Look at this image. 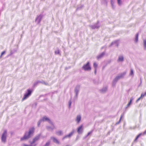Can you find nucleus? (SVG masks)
<instances>
[{
	"instance_id": "nucleus-1",
	"label": "nucleus",
	"mask_w": 146,
	"mask_h": 146,
	"mask_svg": "<svg viewBox=\"0 0 146 146\" xmlns=\"http://www.w3.org/2000/svg\"><path fill=\"white\" fill-rule=\"evenodd\" d=\"M35 128L34 127L30 128L29 131H26L25 133L23 136L21 138V141H23L27 140L32 136L34 133Z\"/></svg>"
},
{
	"instance_id": "nucleus-2",
	"label": "nucleus",
	"mask_w": 146,
	"mask_h": 146,
	"mask_svg": "<svg viewBox=\"0 0 146 146\" xmlns=\"http://www.w3.org/2000/svg\"><path fill=\"white\" fill-rule=\"evenodd\" d=\"M126 74V72H124L119 74L117 76H116L113 80L112 83V86H115L118 80L120 78H123L125 75Z\"/></svg>"
},
{
	"instance_id": "nucleus-3",
	"label": "nucleus",
	"mask_w": 146,
	"mask_h": 146,
	"mask_svg": "<svg viewBox=\"0 0 146 146\" xmlns=\"http://www.w3.org/2000/svg\"><path fill=\"white\" fill-rule=\"evenodd\" d=\"M33 92L32 90L31 89H27L26 92L24 94L22 101H24L29 98L31 94Z\"/></svg>"
},
{
	"instance_id": "nucleus-4",
	"label": "nucleus",
	"mask_w": 146,
	"mask_h": 146,
	"mask_svg": "<svg viewBox=\"0 0 146 146\" xmlns=\"http://www.w3.org/2000/svg\"><path fill=\"white\" fill-rule=\"evenodd\" d=\"M7 131L6 130H5L3 133L1 137V140L2 142L5 143L6 141Z\"/></svg>"
},
{
	"instance_id": "nucleus-5",
	"label": "nucleus",
	"mask_w": 146,
	"mask_h": 146,
	"mask_svg": "<svg viewBox=\"0 0 146 146\" xmlns=\"http://www.w3.org/2000/svg\"><path fill=\"white\" fill-rule=\"evenodd\" d=\"M82 68L85 71H89L91 70V68L89 62H87L86 64H84L82 67Z\"/></svg>"
},
{
	"instance_id": "nucleus-6",
	"label": "nucleus",
	"mask_w": 146,
	"mask_h": 146,
	"mask_svg": "<svg viewBox=\"0 0 146 146\" xmlns=\"http://www.w3.org/2000/svg\"><path fill=\"white\" fill-rule=\"evenodd\" d=\"M41 136V133H40L36 135L33 139L32 141L31 142V144H34L36 141H38L40 139Z\"/></svg>"
},
{
	"instance_id": "nucleus-7",
	"label": "nucleus",
	"mask_w": 146,
	"mask_h": 146,
	"mask_svg": "<svg viewBox=\"0 0 146 146\" xmlns=\"http://www.w3.org/2000/svg\"><path fill=\"white\" fill-rule=\"evenodd\" d=\"M89 27L93 29H98L100 27L99 21H98L96 23H95L92 25H90Z\"/></svg>"
},
{
	"instance_id": "nucleus-8",
	"label": "nucleus",
	"mask_w": 146,
	"mask_h": 146,
	"mask_svg": "<svg viewBox=\"0 0 146 146\" xmlns=\"http://www.w3.org/2000/svg\"><path fill=\"white\" fill-rule=\"evenodd\" d=\"M43 16L42 14H40L38 16H37L35 20V22L37 24L40 23Z\"/></svg>"
},
{
	"instance_id": "nucleus-9",
	"label": "nucleus",
	"mask_w": 146,
	"mask_h": 146,
	"mask_svg": "<svg viewBox=\"0 0 146 146\" xmlns=\"http://www.w3.org/2000/svg\"><path fill=\"white\" fill-rule=\"evenodd\" d=\"M80 88V86L79 85H78L76 86L74 89V92L75 93V95L74 97V99H76L78 96V94Z\"/></svg>"
},
{
	"instance_id": "nucleus-10",
	"label": "nucleus",
	"mask_w": 146,
	"mask_h": 146,
	"mask_svg": "<svg viewBox=\"0 0 146 146\" xmlns=\"http://www.w3.org/2000/svg\"><path fill=\"white\" fill-rule=\"evenodd\" d=\"M42 121H47L51 125H53V123L51 121V120L48 117L44 116L43 117L42 119H41Z\"/></svg>"
},
{
	"instance_id": "nucleus-11",
	"label": "nucleus",
	"mask_w": 146,
	"mask_h": 146,
	"mask_svg": "<svg viewBox=\"0 0 146 146\" xmlns=\"http://www.w3.org/2000/svg\"><path fill=\"white\" fill-rule=\"evenodd\" d=\"M83 131V125H81L77 128V131L79 134L82 133Z\"/></svg>"
},
{
	"instance_id": "nucleus-12",
	"label": "nucleus",
	"mask_w": 146,
	"mask_h": 146,
	"mask_svg": "<svg viewBox=\"0 0 146 146\" xmlns=\"http://www.w3.org/2000/svg\"><path fill=\"white\" fill-rule=\"evenodd\" d=\"M74 133V131H72V132L70 133L68 135H66L65 136H64V137H63L62 139L63 140L67 137H70L73 135Z\"/></svg>"
},
{
	"instance_id": "nucleus-13",
	"label": "nucleus",
	"mask_w": 146,
	"mask_h": 146,
	"mask_svg": "<svg viewBox=\"0 0 146 146\" xmlns=\"http://www.w3.org/2000/svg\"><path fill=\"white\" fill-rule=\"evenodd\" d=\"M105 54V52H102L100 54L98 55L97 57V60H99L100 59L102 58Z\"/></svg>"
},
{
	"instance_id": "nucleus-14",
	"label": "nucleus",
	"mask_w": 146,
	"mask_h": 146,
	"mask_svg": "<svg viewBox=\"0 0 146 146\" xmlns=\"http://www.w3.org/2000/svg\"><path fill=\"white\" fill-rule=\"evenodd\" d=\"M134 98L133 97H131L130 100L129 102L127 105L126 108H127L129 107V106L131 104L132 101L133 100Z\"/></svg>"
},
{
	"instance_id": "nucleus-15",
	"label": "nucleus",
	"mask_w": 146,
	"mask_h": 146,
	"mask_svg": "<svg viewBox=\"0 0 146 146\" xmlns=\"http://www.w3.org/2000/svg\"><path fill=\"white\" fill-rule=\"evenodd\" d=\"M81 117L80 115H77L76 119V121L77 122V123H79L81 121Z\"/></svg>"
},
{
	"instance_id": "nucleus-16",
	"label": "nucleus",
	"mask_w": 146,
	"mask_h": 146,
	"mask_svg": "<svg viewBox=\"0 0 146 146\" xmlns=\"http://www.w3.org/2000/svg\"><path fill=\"white\" fill-rule=\"evenodd\" d=\"M51 139L53 140V141L57 144H59V142L58 141L55 137H51Z\"/></svg>"
},
{
	"instance_id": "nucleus-17",
	"label": "nucleus",
	"mask_w": 146,
	"mask_h": 146,
	"mask_svg": "<svg viewBox=\"0 0 146 146\" xmlns=\"http://www.w3.org/2000/svg\"><path fill=\"white\" fill-rule=\"evenodd\" d=\"M52 125V127H51L50 126H47L46 127V128L47 129L49 130L51 129L52 130H53L55 128V126L54 124L53 123V125Z\"/></svg>"
},
{
	"instance_id": "nucleus-18",
	"label": "nucleus",
	"mask_w": 146,
	"mask_h": 146,
	"mask_svg": "<svg viewBox=\"0 0 146 146\" xmlns=\"http://www.w3.org/2000/svg\"><path fill=\"white\" fill-rule=\"evenodd\" d=\"M139 34L138 33H137L136 35L135 38V39L134 40V41L135 43L137 42L138 41V37L139 36Z\"/></svg>"
},
{
	"instance_id": "nucleus-19",
	"label": "nucleus",
	"mask_w": 146,
	"mask_h": 146,
	"mask_svg": "<svg viewBox=\"0 0 146 146\" xmlns=\"http://www.w3.org/2000/svg\"><path fill=\"white\" fill-rule=\"evenodd\" d=\"M123 114H121L120 116V118L118 122H116V123L115 125H117L120 123L121 122V120L122 119V117H123Z\"/></svg>"
},
{
	"instance_id": "nucleus-20",
	"label": "nucleus",
	"mask_w": 146,
	"mask_h": 146,
	"mask_svg": "<svg viewBox=\"0 0 146 146\" xmlns=\"http://www.w3.org/2000/svg\"><path fill=\"white\" fill-rule=\"evenodd\" d=\"M56 133L58 135H60L62 134V132L61 130H60L56 131Z\"/></svg>"
},
{
	"instance_id": "nucleus-21",
	"label": "nucleus",
	"mask_w": 146,
	"mask_h": 146,
	"mask_svg": "<svg viewBox=\"0 0 146 146\" xmlns=\"http://www.w3.org/2000/svg\"><path fill=\"white\" fill-rule=\"evenodd\" d=\"M123 56H119L118 58V61L120 62H122L123 61Z\"/></svg>"
},
{
	"instance_id": "nucleus-22",
	"label": "nucleus",
	"mask_w": 146,
	"mask_h": 146,
	"mask_svg": "<svg viewBox=\"0 0 146 146\" xmlns=\"http://www.w3.org/2000/svg\"><path fill=\"white\" fill-rule=\"evenodd\" d=\"M144 48L145 50H146V39L143 40Z\"/></svg>"
},
{
	"instance_id": "nucleus-23",
	"label": "nucleus",
	"mask_w": 146,
	"mask_h": 146,
	"mask_svg": "<svg viewBox=\"0 0 146 146\" xmlns=\"http://www.w3.org/2000/svg\"><path fill=\"white\" fill-rule=\"evenodd\" d=\"M107 87H105L103 88L101 90V92L102 93H104L107 90Z\"/></svg>"
},
{
	"instance_id": "nucleus-24",
	"label": "nucleus",
	"mask_w": 146,
	"mask_h": 146,
	"mask_svg": "<svg viewBox=\"0 0 146 146\" xmlns=\"http://www.w3.org/2000/svg\"><path fill=\"white\" fill-rule=\"evenodd\" d=\"M41 82H42L41 81H37L36 82H35L34 83V84H33V87L36 86L39 83H41Z\"/></svg>"
},
{
	"instance_id": "nucleus-25",
	"label": "nucleus",
	"mask_w": 146,
	"mask_h": 146,
	"mask_svg": "<svg viewBox=\"0 0 146 146\" xmlns=\"http://www.w3.org/2000/svg\"><path fill=\"white\" fill-rule=\"evenodd\" d=\"M114 44H115L117 46H118V44H117V41H115L114 42H112L110 44V46H112Z\"/></svg>"
},
{
	"instance_id": "nucleus-26",
	"label": "nucleus",
	"mask_w": 146,
	"mask_h": 146,
	"mask_svg": "<svg viewBox=\"0 0 146 146\" xmlns=\"http://www.w3.org/2000/svg\"><path fill=\"white\" fill-rule=\"evenodd\" d=\"M84 7L83 5H81L80 6H78L77 7V8L76 9V10H80L82 9Z\"/></svg>"
},
{
	"instance_id": "nucleus-27",
	"label": "nucleus",
	"mask_w": 146,
	"mask_h": 146,
	"mask_svg": "<svg viewBox=\"0 0 146 146\" xmlns=\"http://www.w3.org/2000/svg\"><path fill=\"white\" fill-rule=\"evenodd\" d=\"M42 119H40L38 122L37 123V125L38 127H39L41 123L42 122Z\"/></svg>"
},
{
	"instance_id": "nucleus-28",
	"label": "nucleus",
	"mask_w": 146,
	"mask_h": 146,
	"mask_svg": "<svg viewBox=\"0 0 146 146\" xmlns=\"http://www.w3.org/2000/svg\"><path fill=\"white\" fill-rule=\"evenodd\" d=\"M50 144V141H49L46 142V143L43 146H49Z\"/></svg>"
},
{
	"instance_id": "nucleus-29",
	"label": "nucleus",
	"mask_w": 146,
	"mask_h": 146,
	"mask_svg": "<svg viewBox=\"0 0 146 146\" xmlns=\"http://www.w3.org/2000/svg\"><path fill=\"white\" fill-rule=\"evenodd\" d=\"M55 53L56 54H60V50L59 49L55 51Z\"/></svg>"
},
{
	"instance_id": "nucleus-30",
	"label": "nucleus",
	"mask_w": 146,
	"mask_h": 146,
	"mask_svg": "<svg viewBox=\"0 0 146 146\" xmlns=\"http://www.w3.org/2000/svg\"><path fill=\"white\" fill-rule=\"evenodd\" d=\"M92 131H91L89 132L85 136V138H86L87 137H88L90 135V134H91L92 132Z\"/></svg>"
},
{
	"instance_id": "nucleus-31",
	"label": "nucleus",
	"mask_w": 146,
	"mask_h": 146,
	"mask_svg": "<svg viewBox=\"0 0 146 146\" xmlns=\"http://www.w3.org/2000/svg\"><path fill=\"white\" fill-rule=\"evenodd\" d=\"M93 66L94 69H97L98 67V64L95 62H94L93 64Z\"/></svg>"
},
{
	"instance_id": "nucleus-32",
	"label": "nucleus",
	"mask_w": 146,
	"mask_h": 146,
	"mask_svg": "<svg viewBox=\"0 0 146 146\" xmlns=\"http://www.w3.org/2000/svg\"><path fill=\"white\" fill-rule=\"evenodd\" d=\"M5 52H6L5 51H4L1 52V55L0 56V58H1L2 56L5 53Z\"/></svg>"
},
{
	"instance_id": "nucleus-33",
	"label": "nucleus",
	"mask_w": 146,
	"mask_h": 146,
	"mask_svg": "<svg viewBox=\"0 0 146 146\" xmlns=\"http://www.w3.org/2000/svg\"><path fill=\"white\" fill-rule=\"evenodd\" d=\"M16 51L15 50H11L10 52V54L9 55H12V54H14V52Z\"/></svg>"
},
{
	"instance_id": "nucleus-34",
	"label": "nucleus",
	"mask_w": 146,
	"mask_h": 146,
	"mask_svg": "<svg viewBox=\"0 0 146 146\" xmlns=\"http://www.w3.org/2000/svg\"><path fill=\"white\" fill-rule=\"evenodd\" d=\"M72 104V102L70 100L68 102V108L70 109L71 107V105Z\"/></svg>"
},
{
	"instance_id": "nucleus-35",
	"label": "nucleus",
	"mask_w": 146,
	"mask_h": 146,
	"mask_svg": "<svg viewBox=\"0 0 146 146\" xmlns=\"http://www.w3.org/2000/svg\"><path fill=\"white\" fill-rule=\"evenodd\" d=\"M117 3L119 5H120L121 4V0H117Z\"/></svg>"
},
{
	"instance_id": "nucleus-36",
	"label": "nucleus",
	"mask_w": 146,
	"mask_h": 146,
	"mask_svg": "<svg viewBox=\"0 0 146 146\" xmlns=\"http://www.w3.org/2000/svg\"><path fill=\"white\" fill-rule=\"evenodd\" d=\"M133 75V71L132 69H131L130 75Z\"/></svg>"
},
{
	"instance_id": "nucleus-37",
	"label": "nucleus",
	"mask_w": 146,
	"mask_h": 146,
	"mask_svg": "<svg viewBox=\"0 0 146 146\" xmlns=\"http://www.w3.org/2000/svg\"><path fill=\"white\" fill-rule=\"evenodd\" d=\"M32 144H31L30 145H27L24 144V146H36V144H35V145H32Z\"/></svg>"
},
{
	"instance_id": "nucleus-38",
	"label": "nucleus",
	"mask_w": 146,
	"mask_h": 146,
	"mask_svg": "<svg viewBox=\"0 0 146 146\" xmlns=\"http://www.w3.org/2000/svg\"><path fill=\"white\" fill-rule=\"evenodd\" d=\"M41 82V83H42L43 84H45L46 85H48V83H46L44 81H42V82Z\"/></svg>"
},
{
	"instance_id": "nucleus-39",
	"label": "nucleus",
	"mask_w": 146,
	"mask_h": 146,
	"mask_svg": "<svg viewBox=\"0 0 146 146\" xmlns=\"http://www.w3.org/2000/svg\"><path fill=\"white\" fill-rule=\"evenodd\" d=\"M93 82L95 84H97L98 83V82L96 81L95 80H93Z\"/></svg>"
},
{
	"instance_id": "nucleus-40",
	"label": "nucleus",
	"mask_w": 146,
	"mask_h": 146,
	"mask_svg": "<svg viewBox=\"0 0 146 146\" xmlns=\"http://www.w3.org/2000/svg\"><path fill=\"white\" fill-rule=\"evenodd\" d=\"M142 134V133H141L138 134L136 137L138 139L141 135Z\"/></svg>"
},
{
	"instance_id": "nucleus-41",
	"label": "nucleus",
	"mask_w": 146,
	"mask_h": 146,
	"mask_svg": "<svg viewBox=\"0 0 146 146\" xmlns=\"http://www.w3.org/2000/svg\"><path fill=\"white\" fill-rule=\"evenodd\" d=\"M111 5L114 4V1H113V0H111Z\"/></svg>"
},
{
	"instance_id": "nucleus-42",
	"label": "nucleus",
	"mask_w": 146,
	"mask_h": 146,
	"mask_svg": "<svg viewBox=\"0 0 146 146\" xmlns=\"http://www.w3.org/2000/svg\"><path fill=\"white\" fill-rule=\"evenodd\" d=\"M141 98L140 97L139 98L136 100V102H137L139 101L140 99Z\"/></svg>"
},
{
	"instance_id": "nucleus-43",
	"label": "nucleus",
	"mask_w": 146,
	"mask_h": 146,
	"mask_svg": "<svg viewBox=\"0 0 146 146\" xmlns=\"http://www.w3.org/2000/svg\"><path fill=\"white\" fill-rule=\"evenodd\" d=\"M145 96V95H144V94H141V96L140 97H141V98H142L143 97H144Z\"/></svg>"
},
{
	"instance_id": "nucleus-44",
	"label": "nucleus",
	"mask_w": 146,
	"mask_h": 146,
	"mask_svg": "<svg viewBox=\"0 0 146 146\" xmlns=\"http://www.w3.org/2000/svg\"><path fill=\"white\" fill-rule=\"evenodd\" d=\"M111 5V6H112V8L114 9L115 8V6H114V4H113L112 5Z\"/></svg>"
},
{
	"instance_id": "nucleus-45",
	"label": "nucleus",
	"mask_w": 146,
	"mask_h": 146,
	"mask_svg": "<svg viewBox=\"0 0 146 146\" xmlns=\"http://www.w3.org/2000/svg\"><path fill=\"white\" fill-rule=\"evenodd\" d=\"M138 139L136 137L135 139H134V142H135L137 140V139Z\"/></svg>"
},
{
	"instance_id": "nucleus-46",
	"label": "nucleus",
	"mask_w": 146,
	"mask_h": 146,
	"mask_svg": "<svg viewBox=\"0 0 146 146\" xmlns=\"http://www.w3.org/2000/svg\"><path fill=\"white\" fill-rule=\"evenodd\" d=\"M96 69H94V73L95 74H96Z\"/></svg>"
},
{
	"instance_id": "nucleus-47",
	"label": "nucleus",
	"mask_w": 146,
	"mask_h": 146,
	"mask_svg": "<svg viewBox=\"0 0 146 146\" xmlns=\"http://www.w3.org/2000/svg\"><path fill=\"white\" fill-rule=\"evenodd\" d=\"M146 133V131H145L143 133V135H145Z\"/></svg>"
},
{
	"instance_id": "nucleus-48",
	"label": "nucleus",
	"mask_w": 146,
	"mask_h": 146,
	"mask_svg": "<svg viewBox=\"0 0 146 146\" xmlns=\"http://www.w3.org/2000/svg\"><path fill=\"white\" fill-rule=\"evenodd\" d=\"M78 138H79V136H78V135L76 137V140H78Z\"/></svg>"
},
{
	"instance_id": "nucleus-49",
	"label": "nucleus",
	"mask_w": 146,
	"mask_h": 146,
	"mask_svg": "<svg viewBox=\"0 0 146 146\" xmlns=\"http://www.w3.org/2000/svg\"><path fill=\"white\" fill-rule=\"evenodd\" d=\"M70 68V67H69V68L68 67V68L66 67V68H65V69L66 70H67V69H68L69 68Z\"/></svg>"
},
{
	"instance_id": "nucleus-50",
	"label": "nucleus",
	"mask_w": 146,
	"mask_h": 146,
	"mask_svg": "<svg viewBox=\"0 0 146 146\" xmlns=\"http://www.w3.org/2000/svg\"><path fill=\"white\" fill-rule=\"evenodd\" d=\"M146 95V92L144 93V95Z\"/></svg>"
},
{
	"instance_id": "nucleus-51",
	"label": "nucleus",
	"mask_w": 146,
	"mask_h": 146,
	"mask_svg": "<svg viewBox=\"0 0 146 146\" xmlns=\"http://www.w3.org/2000/svg\"><path fill=\"white\" fill-rule=\"evenodd\" d=\"M141 83V79L140 83Z\"/></svg>"
},
{
	"instance_id": "nucleus-52",
	"label": "nucleus",
	"mask_w": 146,
	"mask_h": 146,
	"mask_svg": "<svg viewBox=\"0 0 146 146\" xmlns=\"http://www.w3.org/2000/svg\"><path fill=\"white\" fill-rule=\"evenodd\" d=\"M133 143H132L131 146H132L133 145Z\"/></svg>"
}]
</instances>
